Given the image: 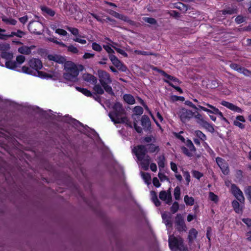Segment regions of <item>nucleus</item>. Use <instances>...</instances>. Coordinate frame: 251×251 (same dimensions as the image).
Returning <instances> with one entry per match:
<instances>
[{
    "label": "nucleus",
    "instance_id": "obj_15",
    "mask_svg": "<svg viewBox=\"0 0 251 251\" xmlns=\"http://www.w3.org/2000/svg\"><path fill=\"white\" fill-rule=\"evenodd\" d=\"M47 58L49 60L53 61L59 64H64L66 62V58L60 55L57 54H49Z\"/></svg>",
    "mask_w": 251,
    "mask_h": 251
},
{
    "label": "nucleus",
    "instance_id": "obj_33",
    "mask_svg": "<svg viewBox=\"0 0 251 251\" xmlns=\"http://www.w3.org/2000/svg\"><path fill=\"white\" fill-rule=\"evenodd\" d=\"M176 8L182 11L183 12H186L188 9V6L181 3L179 2L176 4L175 6Z\"/></svg>",
    "mask_w": 251,
    "mask_h": 251
},
{
    "label": "nucleus",
    "instance_id": "obj_3",
    "mask_svg": "<svg viewBox=\"0 0 251 251\" xmlns=\"http://www.w3.org/2000/svg\"><path fill=\"white\" fill-rule=\"evenodd\" d=\"M84 68L82 65L77 67L74 63L70 61H67L64 65L63 77L65 79L72 82H76L78 81V75L79 71H82Z\"/></svg>",
    "mask_w": 251,
    "mask_h": 251
},
{
    "label": "nucleus",
    "instance_id": "obj_10",
    "mask_svg": "<svg viewBox=\"0 0 251 251\" xmlns=\"http://www.w3.org/2000/svg\"><path fill=\"white\" fill-rule=\"evenodd\" d=\"M175 226L179 231H186L187 229L185 224L184 218L180 214H177L175 218Z\"/></svg>",
    "mask_w": 251,
    "mask_h": 251
},
{
    "label": "nucleus",
    "instance_id": "obj_18",
    "mask_svg": "<svg viewBox=\"0 0 251 251\" xmlns=\"http://www.w3.org/2000/svg\"><path fill=\"white\" fill-rule=\"evenodd\" d=\"M159 198L162 201H166V203L170 204L172 202V196L170 192L167 193L165 191H161L159 193Z\"/></svg>",
    "mask_w": 251,
    "mask_h": 251
},
{
    "label": "nucleus",
    "instance_id": "obj_52",
    "mask_svg": "<svg viewBox=\"0 0 251 251\" xmlns=\"http://www.w3.org/2000/svg\"><path fill=\"white\" fill-rule=\"evenodd\" d=\"M68 51L73 53H77L78 52V49L73 45H70L68 47Z\"/></svg>",
    "mask_w": 251,
    "mask_h": 251
},
{
    "label": "nucleus",
    "instance_id": "obj_11",
    "mask_svg": "<svg viewBox=\"0 0 251 251\" xmlns=\"http://www.w3.org/2000/svg\"><path fill=\"white\" fill-rule=\"evenodd\" d=\"M109 58L112 64L119 70L122 72H126L127 68L113 54H109Z\"/></svg>",
    "mask_w": 251,
    "mask_h": 251
},
{
    "label": "nucleus",
    "instance_id": "obj_29",
    "mask_svg": "<svg viewBox=\"0 0 251 251\" xmlns=\"http://www.w3.org/2000/svg\"><path fill=\"white\" fill-rule=\"evenodd\" d=\"M232 205L234 211L237 213H240L242 212V209L240 208V204L238 201L234 200L232 202Z\"/></svg>",
    "mask_w": 251,
    "mask_h": 251
},
{
    "label": "nucleus",
    "instance_id": "obj_9",
    "mask_svg": "<svg viewBox=\"0 0 251 251\" xmlns=\"http://www.w3.org/2000/svg\"><path fill=\"white\" fill-rule=\"evenodd\" d=\"M181 121L185 123L186 122L189 121L195 114V113L192 111L183 108L179 110L178 113Z\"/></svg>",
    "mask_w": 251,
    "mask_h": 251
},
{
    "label": "nucleus",
    "instance_id": "obj_20",
    "mask_svg": "<svg viewBox=\"0 0 251 251\" xmlns=\"http://www.w3.org/2000/svg\"><path fill=\"white\" fill-rule=\"evenodd\" d=\"M35 48V46L27 47L23 46L18 48V52L22 54L28 55L31 53V50Z\"/></svg>",
    "mask_w": 251,
    "mask_h": 251
},
{
    "label": "nucleus",
    "instance_id": "obj_13",
    "mask_svg": "<svg viewBox=\"0 0 251 251\" xmlns=\"http://www.w3.org/2000/svg\"><path fill=\"white\" fill-rule=\"evenodd\" d=\"M162 218L163 222L167 227L168 230H170L173 226L172 215L170 213L164 212L162 213Z\"/></svg>",
    "mask_w": 251,
    "mask_h": 251
},
{
    "label": "nucleus",
    "instance_id": "obj_45",
    "mask_svg": "<svg viewBox=\"0 0 251 251\" xmlns=\"http://www.w3.org/2000/svg\"><path fill=\"white\" fill-rule=\"evenodd\" d=\"M10 45L9 44L4 43L0 44V50L2 51H6L10 49Z\"/></svg>",
    "mask_w": 251,
    "mask_h": 251
},
{
    "label": "nucleus",
    "instance_id": "obj_49",
    "mask_svg": "<svg viewBox=\"0 0 251 251\" xmlns=\"http://www.w3.org/2000/svg\"><path fill=\"white\" fill-rule=\"evenodd\" d=\"M92 49L97 51H100L102 50L101 47L96 42L93 43L92 45Z\"/></svg>",
    "mask_w": 251,
    "mask_h": 251
},
{
    "label": "nucleus",
    "instance_id": "obj_40",
    "mask_svg": "<svg viewBox=\"0 0 251 251\" xmlns=\"http://www.w3.org/2000/svg\"><path fill=\"white\" fill-rule=\"evenodd\" d=\"M180 189L178 186H176L174 190V196L176 200H178L180 199Z\"/></svg>",
    "mask_w": 251,
    "mask_h": 251
},
{
    "label": "nucleus",
    "instance_id": "obj_26",
    "mask_svg": "<svg viewBox=\"0 0 251 251\" xmlns=\"http://www.w3.org/2000/svg\"><path fill=\"white\" fill-rule=\"evenodd\" d=\"M124 100L129 104H133L135 102L134 97L130 94H125L124 95Z\"/></svg>",
    "mask_w": 251,
    "mask_h": 251
},
{
    "label": "nucleus",
    "instance_id": "obj_39",
    "mask_svg": "<svg viewBox=\"0 0 251 251\" xmlns=\"http://www.w3.org/2000/svg\"><path fill=\"white\" fill-rule=\"evenodd\" d=\"M158 165L159 167L163 168L164 167V161H165V157L163 155L160 156L158 157Z\"/></svg>",
    "mask_w": 251,
    "mask_h": 251
},
{
    "label": "nucleus",
    "instance_id": "obj_2",
    "mask_svg": "<svg viewBox=\"0 0 251 251\" xmlns=\"http://www.w3.org/2000/svg\"><path fill=\"white\" fill-rule=\"evenodd\" d=\"M125 109L121 103L117 102L113 106L112 111L109 113V116L115 124H125L127 126L132 128L131 123L126 116Z\"/></svg>",
    "mask_w": 251,
    "mask_h": 251
},
{
    "label": "nucleus",
    "instance_id": "obj_37",
    "mask_svg": "<svg viewBox=\"0 0 251 251\" xmlns=\"http://www.w3.org/2000/svg\"><path fill=\"white\" fill-rule=\"evenodd\" d=\"M229 67L231 69H232L237 71L239 73L241 72V71H242V68H243L241 66H240L238 64H236V63H231L229 65Z\"/></svg>",
    "mask_w": 251,
    "mask_h": 251
},
{
    "label": "nucleus",
    "instance_id": "obj_28",
    "mask_svg": "<svg viewBox=\"0 0 251 251\" xmlns=\"http://www.w3.org/2000/svg\"><path fill=\"white\" fill-rule=\"evenodd\" d=\"M114 17L129 23H131V22H132V21L130 20L128 17L122 14H120L117 12H116Z\"/></svg>",
    "mask_w": 251,
    "mask_h": 251
},
{
    "label": "nucleus",
    "instance_id": "obj_53",
    "mask_svg": "<svg viewBox=\"0 0 251 251\" xmlns=\"http://www.w3.org/2000/svg\"><path fill=\"white\" fill-rule=\"evenodd\" d=\"M166 82L169 83V85L171 86V87H172L173 88H174V89H175L177 91H178L180 93H183V91L181 89L180 87H178V86H176L175 85H174L173 83L170 82L168 80H164Z\"/></svg>",
    "mask_w": 251,
    "mask_h": 251
},
{
    "label": "nucleus",
    "instance_id": "obj_42",
    "mask_svg": "<svg viewBox=\"0 0 251 251\" xmlns=\"http://www.w3.org/2000/svg\"><path fill=\"white\" fill-rule=\"evenodd\" d=\"M186 146L189 148L191 151L195 152L196 149L194 147L192 142L190 140H188L186 142Z\"/></svg>",
    "mask_w": 251,
    "mask_h": 251
},
{
    "label": "nucleus",
    "instance_id": "obj_55",
    "mask_svg": "<svg viewBox=\"0 0 251 251\" xmlns=\"http://www.w3.org/2000/svg\"><path fill=\"white\" fill-rule=\"evenodd\" d=\"M103 48L109 53V55L112 54V53H114V50L112 49L108 45H104Z\"/></svg>",
    "mask_w": 251,
    "mask_h": 251
},
{
    "label": "nucleus",
    "instance_id": "obj_63",
    "mask_svg": "<svg viewBox=\"0 0 251 251\" xmlns=\"http://www.w3.org/2000/svg\"><path fill=\"white\" fill-rule=\"evenodd\" d=\"M242 221L247 225L248 227H251V219L249 218H245L242 220Z\"/></svg>",
    "mask_w": 251,
    "mask_h": 251
},
{
    "label": "nucleus",
    "instance_id": "obj_47",
    "mask_svg": "<svg viewBox=\"0 0 251 251\" xmlns=\"http://www.w3.org/2000/svg\"><path fill=\"white\" fill-rule=\"evenodd\" d=\"M112 47L118 53L123 55L124 56L127 57V56H128L127 53L124 50H122L120 48H118L113 45L112 46Z\"/></svg>",
    "mask_w": 251,
    "mask_h": 251
},
{
    "label": "nucleus",
    "instance_id": "obj_36",
    "mask_svg": "<svg viewBox=\"0 0 251 251\" xmlns=\"http://www.w3.org/2000/svg\"><path fill=\"white\" fill-rule=\"evenodd\" d=\"M244 192L248 200L251 203V186H248L245 188Z\"/></svg>",
    "mask_w": 251,
    "mask_h": 251
},
{
    "label": "nucleus",
    "instance_id": "obj_7",
    "mask_svg": "<svg viewBox=\"0 0 251 251\" xmlns=\"http://www.w3.org/2000/svg\"><path fill=\"white\" fill-rule=\"evenodd\" d=\"M25 60V57L23 55H19L16 57V61H8L5 63V67L11 70H16L17 68L20 67L21 65L23 64Z\"/></svg>",
    "mask_w": 251,
    "mask_h": 251
},
{
    "label": "nucleus",
    "instance_id": "obj_64",
    "mask_svg": "<svg viewBox=\"0 0 251 251\" xmlns=\"http://www.w3.org/2000/svg\"><path fill=\"white\" fill-rule=\"evenodd\" d=\"M152 183L153 185L156 187H159L160 186V183L157 177H154L153 178Z\"/></svg>",
    "mask_w": 251,
    "mask_h": 251
},
{
    "label": "nucleus",
    "instance_id": "obj_57",
    "mask_svg": "<svg viewBox=\"0 0 251 251\" xmlns=\"http://www.w3.org/2000/svg\"><path fill=\"white\" fill-rule=\"evenodd\" d=\"M55 32L56 33L59 34V35H63V36H65L67 34V32L66 31H65V30H64L63 29H60V28L56 29Z\"/></svg>",
    "mask_w": 251,
    "mask_h": 251
},
{
    "label": "nucleus",
    "instance_id": "obj_1",
    "mask_svg": "<svg viewBox=\"0 0 251 251\" xmlns=\"http://www.w3.org/2000/svg\"><path fill=\"white\" fill-rule=\"evenodd\" d=\"M28 63L29 67L24 66L22 68L23 73L42 78H50L52 77L50 74L39 71L43 67V65L38 58H32L28 61Z\"/></svg>",
    "mask_w": 251,
    "mask_h": 251
},
{
    "label": "nucleus",
    "instance_id": "obj_12",
    "mask_svg": "<svg viewBox=\"0 0 251 251\" xmlns=\"http://www.w3.org/2000/svg\"><path fill=\"white\" fill-rule=\"evenodd\" d=\"M231 191L233 195L240 202H244L245 198L243 196V194L242 192L240 190V189L235 184H232Z\"/></svg>",
    "mask_w": 251,
    "mask_h": 251
},
{
    "label": "nucleus",
    "instance_id": "obj_30",
    "mask_svg": "<svg viewBox=\"0 0 251 251\" xmlns=\"http://www.w3.org/2000/svg\"><path fill=\"white\" fill-rule=\"evenodd\" d=\"M143 108L140 106H136L133 109L134 114L132 115V118H134L135 115H141L143 113Z\"/></svg>",
    "mask_w": 251,
    "mask_h": 251
},
{
    "label": "nucleus",
    "instance_id": "obj_51",
    "mask_svg": "<svg viewBox=\"0 0 251 251\" xmlns=\"http://www.w3.org/2000/svg\"><path fill=\"white\" fill-rule=\"evenodd\" d=\"M192 175L195 178L200 179L203 176V174L198 171H193Z\"/></svg>",
    "mask_w": 251,
    "mask_h": 251
},
{
    "label": "nucleus",
    "instance_id": "obj_6",
    "mask_svg": "<svg viewBox=\"0 0 251 251\" xmlns=\"http://www.w3.org/2000/svg\"><path fill=\"white\" fill-rule=\"evenodd\" d=\"M169 246L171 250L174 248L180 251H188V248L185 246L183 239L180 237H176L174 235H170L169 240Z\"/></svg>",
    "mask_w": 251,
    "mask_h": 251
},
{
    "label": "nucleus",
    "instance_id": "obj_60",
    "mask_svg": "<svg viewBox=\"0 0 251 251\" xmlns=\"http://www.w3.org/2000/svg\"><path fill=\"white\" fill-rule=\"evenodd\" d=\"M49 40L54 43H56V44H58L61 45L62 47H66V45L62 42H59L57 41L55 38H50L49 39Z\"/></svg>",
    "mask_w": 251,
    "mask_h": 251
},
{
    "label": "nucleus",
    "instance_id": "obj_24",
    "mask_svg": "<svg viewBox=\"0 0 251 251\" xmlns=\"http://www.w3.org/2000/svg\"><path fill=\"white\" fill-rule=\"evenodd\" d=\"M148 152L153 153L155 152H158L159 151V148L158 146H155L153 144H150L145 146Z\"/></svg>",
    "mask_w": 251,
    "mask_h": 251
},
{
    "label": "nucleus",
    "instance_id": "obj_56",
    "mask_svg": "<svg viewBox=\"0 0 251 251\" xmlns=\"http://www.w3.org/2000/svg\"><path fill=\"white\" fill-rule=\"evenodd\" d=\"M158 177L160 179L161 181L166 180L167 181H169V178L166 176L164 174L159 173L158 175Z\"/></svg>",
    "mask_w": 251,
    "mask_h": 251
},
{
    "label": "nucleus",
    "instance_id": "obj_14",
    "mask_svg": "<svg viewBox=\"0 0 251 251\" xmlns=\"http://www.w3.org/2000/svg\"><path fill=\"white\" fill-rule=\"evenodd\" d=\"M216 162L222 173L225 175H228L229 170L227 164L225 162L224 160L220 157H217L216 158Z\"/></svg>",
    "mask_w": 251,
    "mask_h": 251
},
{
    "label": "nucleus",
    "instance_id": "obj_16",
    "mask_svg": "<svg viewBox=\"0 0 251 251\" xmlns=\"http://www.w3.org/2000/svg\"><path fill=\"white\" fill-rule=\"evenodd\" d=\"M221 104L234 112L240 113L243 112V110L240 107L229 102L223 100L221 102Z\"/></svg>",
    "mask_w": 251,
    "mask_h": 251
},
{
    "label": "nucleus",
    "instance_id": "obj_62",
    "mask_svg": "<svg viewBox=\"0 0 251 251\" xmlns=\"http://www.w3.org/2000/svg\"><path fill=\"white\" fill-rule=\"evenodd\" d=\"M170 15L175 18H178L180 16V14L176 11H172Z\"/></svg>",
    "mask_w": 251,
    "mask_h": 251
},
{
    "label": "nucleus",
    "instance_id": "obj_19",
    "mask_svg": "<svg viewBox=\"0 0 251 251\" xmlns=\"http://www.w3.org/2000/svg\"><path fill=\"white\" fill-rule=\"evenodd\" d=\"M82 79L85 81L90 82L93 84H96L97 83V77L88 73L83 74L82 75Z\"/></svg>",
    "mask_w": 251,
    "mask_h": 251
},
{
    "label": "nucleus",
    "instance_id": "obj_34",
    "mask_svg": "<svg viewBox=\"0 0 251 251\" xmlns=\"http://www.w3.org/2000/svg\"><path fill=\"white\" fill-rule=\"evenodd\" d=\"M195 133L196 136L201 141H204L206 140V135L203 134L201 131L200 130H196L195 131Z\"/></svg>",
    "mask_w": 251,
    "mask_h": 251
},
{
    "label": "nucleus",
    "instance_id": "obj_58",
    "mask_svg": "<svg viewBox=\"0 0 251 251\" xmlns=\"http://www.w3.org/2000/svg\"><path fill=\"white\" fill-rule=\"evenodd\" d=\"M236 23L239 24L241 23H243L245 21V19L244 17H243L242 16H238L235 20Z\"/></svg>",
    "mask_w": 251,
    "mask_h": 251
},
{
    "label": "nucleus",
    "instance_id": "obj_61",
    "mask_svg": "<svg viewBox=\"0 0 251 251\" xmlns=\"http://www.w3.org/2000/svg\"><path fill=\"white\" fill-rule=\"evenodd\" d=\"M233 124L235 126H238L239 128L241 129H243L245 128V125L240 123L237 120H235L233 122Z\"/></svg>",
    "mask_w": 251,
    "mask_h": 251
},
{
    "label": "nucleus",
    "instance_id": "obj_5",
    "mask_svg": "<svg viewBox=\"0 0 251 251\" xmlns=\"http://www.w3.org/2000/svg\"><path fill=\"white\" fill-rule=\"evenodd\" d=\"M98 74L100 84L104 90L109 94L114 95L112 87L109 85L112 83L110 75L106 71L100 70L98 71Z\"/></svg>",
    "mask_w": 251,
    "mask_h": 251
},
{
    "label": "nucleus",
    "instance_id": "obj_43",
    "mask_svg": "<svg viewBox=\"0 0 251 251\" xmlns=\"http://www.w3.org/2000/svg\"><path fill=\"white\" fill-rule=\"evenodd\" d=\"M144 20L145 22L149 23L151 25H156L157 24V21L156 20L153 18H149V17H145L144 19Z\"/></svg>",
    "mask_w": 251,
    "mask_h": 251
},
{
    "label": "nucleus",
    "instance_id": "obj_59",
    "mask_svg": "<svg viewBox=\"0 0 251 251\" xmlns=\"http://www.w3.org/2000/svg\"><path fill=\"white\" fill-rule=\"evenodd\" d=\"M81 93L88 97L92 96V94L91 93V92L85 88H83V89L82 90Z\"/></svg>",
    "mask_w": 251,
    "mask_h": 251
},
{
    "label": "nucleus",
    "instance_id": "obj_17",
    "mask_svg": "<svg viewBox=\"0 0 251 251\" xmlns=\"http://www.w3.org/2000/svg\"><path fill=\"white\" fill-rule=\"evenodd\" d=\"M141 125L145 130L150 131L151 130V123L148 116L144 115L142 117Z\"/></svg>",
    "mask_w": 251,
    "mask_h": 251
},
{
    "label": "nucleus",
    "instance_id": "obj_27",
    "mask_svg": "<svg viewBox=\"0 0 251 251\" xmlns=\"http://www.w3.org/2000/svg\"><path fill=\"white\" fill-rule=\"evenodd\" d=\"M0 56L5 59L6 61L11 60L13 57V53L7 51H1Z\"/></svg>",
    "mask_w": 251,
    "mask_h": 251
},
{
    "label": "nucleus",
    "instance_id": "obj_46",
    "mask_svg": "<svg viewBox=\"0 0 251 251\" xmlns=\"http://www.w3.org/2000/svg\"><path fill=\"white\" fill-rule=\"evenodd\" d=\"M203 127L205 128L210 132L212 133L214 131V128L213 126L209 124L207 122L203 126Z\"/></svg>",
    "mask_w": 251,
    "mask_h": 251
},
{
    "label": "nucleus",
    "instance_id": "obj_50",
    "mask_svg": "<svg viewBox=\"0 0 251 251\" xmlns=\"http://www.w3.org/2000/svg\"><path fill=\"white\" fill-rule=\"evenodd\" d=\"M68 30L70 31L74 35L78 36L79 31L76 28L74 27H68Z\"/></svg>",
    "mask_w": 251,
    "mask_h": 251
},
{
    "label": "nucleus",
    "instance_id": "obj_41",
    "mask_svg": "<svg viewBox=\"0 0 251 251\" xmlns=\"http://www.w3.org/2000/svg\"><path fill=\"white\" fill-rule=\"evenodd\" d=\"M179 209L178 203L175 201L173 204V205L171 207L170 210L173 213H176Z\"/></svg>",
    "mask_w": 251,
    "mask_h": 251
},
{
    "label": "nucleus",
    "instance_id": "obj_23",
    "mask_svg": "<svg viewBox=\"0 0 251 251\" xmlns=\"http://www.w3.org/2000/svg\"><path fill=\"white\" fill-rule=\"evenodd\" d=\"M198 232L195 228H192L189 230L188 235L189 243H192L193 240L197 238Z\"/></svg>",
    "mask_w": 251,
    "mask_h": 251
},
{
    "label": "nucleus",
    "instance_id": "obj_48",
    "mask_svg": "<svg viewBox=\"0 0 251 251\" xmlns=\"http://www.w3.org/2000/svg\"><path fill=\"white\" fill-rule=\"evenodd\" d=\"M209 198L211 201H213L215 202H217L218 201V196L213 192H210L209 193Z\"/></svg>",
    "mask_w": 251,
    "mask_h": 251
},
{
    "label": "nucleus",
    "instance_id": "obj_21",
    "mask_svg": "<svg viewBox=\"0 0 251 251\" xmlns=\"http://www.w3.org/2000/svg\"><path fill=\"white\" fill-rule=\"evenodd\" d=\"M154 70H157V71L163 76H164L165 78L169 80H173L175 82H177L178 83H180V81L179 79L175 77H174L171 75L167 74L163 70H159L157 69V68H154Z\"/></svg>",
    "mask_w": 251,
    "mask_h": 251
},
{
    "label": "nucleus",
    "instance_id": "obj_22",
    "mask_svg": "<svg viewBox=\"0 0 251 251\" xmlns=\"http://www.w3.org/2000/svg\"><path fill=\"white\" fill-rule=\"evenodd\" d=\"M63 121L69 123L70 124H72L76 128L78 127L79 126L84 127L82 123L79 122L78 121L71 117L68 118L67 117H66Z\"/></svg>",
    "mask_w": 251,
    "mask_h": 251
},
{
    "label": "nucleus",
    "instance_id": "obj_38",
    "mask_svg": "<svg viewBox=\"0 0 251 251\" xmlns=\"http://www.w3.org/2000/svg\"><path fill=\"white\" fill-rule=\"evenodd\" d=\"M25 34V33L20 30H18L17 32H12L11 34H9V37H12L13 36H16L18 37H22Z\"/></svg>",
    "mask_w": 251,
    "mask_h": 251
},
{
    "label": "nucleus",
    "instance_id": "obj_25",
    "mask_svg": "<svg viewBox=\"0 0 251 251\" xmlns=\"http://www.w3.org/2000/svg\"><path fill=\"white\" fill-rule=\"evenodd\" d=\"M41 9L44 14H46L51 17L54 16L55 14L54 10L48 7L45 6H41Z\"/></svg>",
    "mask_w": 251,
    "mask_h": 251
},
{
    "label": "nucleus",
    "instance_id": "obj_4",
    "mask_svg": "<svg viewBox=\"0 0 251 251\" xmlns=\"http://www.w3.org/2000/svg\"><path fill=\"white\" fill-rule=\"evenodd\" d=\"M132 152L137 158L139 165L144 170H148L151 162V158L147 154L148 151L146 146L140 145L134 147L132 149Z\"/></svg>",
    "mask_w": 251,
    "mask_h": 251
},
{
    "label": "nucleus",
    "instance_id": "obj_32",
    "mask_svg": "<svg viewBox=\"0 0 251 251\" xmlns=\"http://www.w3.org/2000/svg\"><path fill=\"white\" fill-rule=\"evenodd\" d=\"M184 201L186 205H193L194 204V199L192 197H189L188 195L185 196Z\"/></svg>",
    "mask_w": 251,
    "mask_h": 251
},
{
    "label": "nucleus",
    "instance_id": "obj_8",
    "mask_svg": "<svg viewBox=\"0 0 251 251\" xmlns=\"http://www.w3.org/2000/svg\"><path fill=\"white\" fill-rule=\"evenodd\" d=\"M28 28L31 33L40 35L43 30V25L38 21H33L28 24Z\"/></svg>",
    "mask_w": 251,
    "mask_h": 251
},
{
    "label": "nucleus",
    "instance_id": "obj_31",
    "mask_svg": "<svg viewBox=\"0 0 251 251\" xmlns=\"http://www.w3.org/2000/svg\"><path fill=\"white\" fill-rule=\"evenodd\" d=\"M95 86L93 88L94 90L96 92L97 94L99 95H102L104 93V89L102 88V86L100 84H94Z\"/></svg>",
    "mask_w": 251,
    "mask_h": 251
},
{
    "label": "nucleus",
    "instance_id": "obj_35",
    "mask_svg": "<svg viewBox=\"0 0 251 251\" xmlns=\"http://www.w3.org/2000/svg\"><path fill=\"white\" fill-rule=\"evenodd\" d=\"M142 177L147 184L151 183V177L150 175L147 173H142Z\"/></svg>",
    "mask_w": 251,
    "mask_h": 251
},
{
    "label": "nucleus",
    "instance_id": "obj_54",
    "mask_svg": "<svg viewBox=\"0 0 251 251\" xmlns=\"http://www.w3.org/2000/svg\"><path fill=\"white\" fill-rule=\"evenodd\" d=\"M240 73H242L244 74L246 76H251V71L248 70V69H246L244 67L242 68L241 72Z\"/></svg>",
    "mask_w": 251,
    "mask_h": 251
},
{
    "label": "nucleus",
    "instance_id": "obj_44",
    "mask_svg": "<svg viewBox=\"0 0 251 251\" xmlns=\"http://www.w3.org/2000/svg\"><path fill=\"white\" fill-rule=\"evenodd\" d=\"M181 151L183 152V153H184L187 156H188L189 157H191V156H193V153H192V151H189V150L187 148L183 146L181 147Z\"/></svg>",
    "mask_w": 251,
    "mask_h": 251
}]
</instances>
